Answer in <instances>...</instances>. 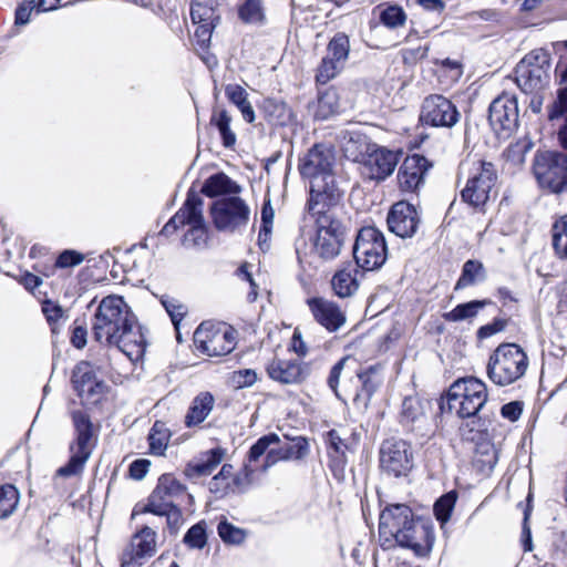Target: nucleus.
<instances>
[{
	"instance_id": "12",
	"label": "nucleus",
	"mask_w": 567,
	"mask_h": 567,
	"mask_svg": "<svg viewBox=\"0 0 567 567\" xmlns=\"http://www.w3.org/2000/svg\"><path fill=\"white\" fill-rule=\"evenodd\" d=\"M72 419L76 432V440L70 447L71 457L69 462L56 472L59 476L64 477L80 474L92 453L90 445L92 439V423L89 416L82 411H76L73 412Z\"/></svg>"
},
{
	"instance_id": "1",
	"label": "nucleus",
	"mask_w": 567,
	"mask_h": 567,
	"mask_svg": "<svg viewBox=\"0 0 567 567\" xmlns=\"http://www.w3.org/2000/svg\"><path fill=\"white\" fill-rule=\"evenodd\" d=\"M96 341L115 346L131 361H137L145 353V338L136 317L120 296H107L100 302L93 320Z\"/></svg>"
},
{
	"instance_id": "25",
	"label": "nucleus",
	"mask_w": 567,
	"mask_h": 567,
	"mask_svg": "<svg viewBox=\"0 0 567 567\" xmlns=\"http://www.w3.org/2000/svg\"><path fill=\"white\" fill-rule=\"evenodd\" d=\"M276 445L266 454L262 471H267L279 461L301 460L308 453V442L301 436Z\"/></svg>"
},
{
	"instance_id": "34",
	"label": "nucleus",
	"mask_w": 567,
	"mask_h": 567,
	"mask_svg": "<svg viewBox=\"0 0 567 567\" xmlns=\"http://www.w3.org/2000/svg\"><path fill=\"white\" fill-rule=\"evenodd\" d=\"M153 492L154 497H162L173 503L175 498L185 494L186 487L173 475L164 474L158 478V483Z\"/></svg>"
},
{
	"instance_id": "62",
	"label": "nucleus",
	"mask_w": 567,
	"mask_h": 567,
	"mask_svg": "<svg viewBox=\"0 0 567 567\" xmlns=\"http://www.w3.org/2000/svg\"><path fill=\"white\" fill-rule=\"evenodd\" d=\"M482 426L481 420L476 416L466 419L461 426V435L468 441H474L478 433L481 432L480 427Z\"/></svg>"
},
{
	"instance_id": "4",
	"label": "nucleus",
	"mask_w": 567,
	"mask_h": 567,
	"mask_svg": "<svg viewBox=\"0 0 567 567\" xmlns=\"http://www.w3.org/2000/svg\"><path fill=\"white\" fill-rule=\"evenodd\" d=\"M318 210L308 209L316 218V236L312 249L321 260L329 261L337 258L342 249L346 236V228L338 218L336 207L338 204L322 203Z\"/></svg>"
},
{
	"instance_id": "63",
	"label": "nucleus",
	"mask_w": 567,
	"mask_h": 567,
	"mask_svg": "<svg viewBox=\"0 0 567 567\" xmlns=\"http://www.w3.org/2000/svg\"><path fill=\"white\" fill-rule=\"evenodd\" d=\"M42 311L50 324L56 323L63 317V309L60 305L50 300L45 301L42 306Z\"/></svg>"
},
{
	"instance_id": "44",
	"label": "nucleus",
	"mask_w": 567,
	"mask_h": 567,
	"mask_svg": "<svg viewBox=\"0 0 567 567\" xmlns=\"http://www.w3.org/2000/svg\"><path fill=\"white\" fill-rule=\"evenodd\" d=\"M380 21L389 29H396L405 24L406 13L400 6L391 4L381 11Z\"/></svg>"
},
{
	"instance_id": "20",
	"label": "nucleus",
	"mask_w": 567,
	"mask_h": 567,
	"mask_svg": "<svg viewBox=\"0 0 567 567\" xmlns=\"http://www.w3.org/2000/svg\"><path fill=\"white\" fill-rule=\"evenodd\" d=\"M156 533L151 527H143L134 535L131 545L122 555L121 567H142L144 560L155 554Z\"/></svg>"
},
{
	"instance_id": "5",
	"label": "nucleus",
	"mask_w": 567,
	"mask_h": 567,
	"mask_svg": "<svg viewBox=\"0 0 567 567\" xmlns=\"http://www.w3.org/2000/svg\"><path fill=\"white\" fill-rule=\"evenodd\" d=\"M203 198L194 190H189L184 205L166 223L161 234L169 236L178 228L189 226L184 235L183 245L199 247L207 241V227L203 216Z\"/></svg>"
},
{
	"instance_id": "3",
	"label": "nucleus",
	"mask_w": 567,
	"mask_h": 567,
	"mask_svg": "<svg viewBox=\"0 0 567 567\" xmlns=\"http://www.w3.org/2000/svg\"><path fill=\"white\" fill-rule=\"evenodd\" d=\"M333 162L332 151L323 145H315L303 158L300 173L310 179L308 209L318 210L322 203H339L341 192L332 173Z\"/></svg>"
},
{
	"instance_id": "26",
	"label": "nucleus",
	"mask_w": 567,
	"mask_h": 567,
	"mask_svg": "<svg viewBox=\"0 0 567 567\" xmlns=\"http://www.w3.org/2000/svg\"><path fill=\"white\" fill-rule=\"evenodd\" d=\"M340 146L347 158L361 163L375 145L360 130H344L340 133Z\"/></svg>"
},
{
	"instance_id": "29",
	"label": "nucleus",
	"mask_w": 567,
	"mask_h": 567,
	"mask_svg": "<svg viewBox=\"0 0 567 567\" xmlns=\"http://www.w3.org/2000/svg\"><path fill=\"white\" fill-rule=\"evenodd\" d=\"M215 399L210 392H200L192 402L185 416L187 427L196 426L204 422L213 411Z\"/></svg>"
},
{
	"instance_id": "54",
	"label": "nucleus",
	"mask_w": 567,
	"mask_h": 567,
	"mask_svg": "<svg viewBox=\"0 0 567 567\" xmlns=\"http://www.w3.org/2000/svg\"><path fill=\"white\" fill-rule=\"evenodd\" d=\"M207 542L205 524L197 523L192 526L184 536V543L192 548L202 549Z\"/></svg>"
},
{
	"instance_id": "36",
	"label": "nucleus",
	"mask_w": 567,
	"mask_h": 567,
	"mask_svg": "<svg viewBox=\"0 0 567 567\" xmlns=\"http://www.w3.org/2000/svg\"><path fill=\"white\" fill-rule=\"evenodd\" d=\"M339 111V97L334 90H327L318 97L315 116L318 120H327Z\"/></svg>"
},
{
	"instance_id": "52",
	"label": "nucleus",
	"mask_w": 567,
	"mask_h": 567,
	"mask_svg": "<svg viewBox=\"0 0 567 567\" xmlns=\"http://www.w3.org/2000/svg\"><path fill=\"white\" fill-rule=\"evenodd\" d=\"M280 439L277 434L270 433L267 435L261 436L249 450V461L256 462L259 460L260 456H262L265 453H268V451L271 449L272 445L279 444Z\"/></svg>"
},
{
	"instance_id": "33",
	"label": "nucleus",
	"mask_w": 567,
	"mask_h": 567,
	"mask_svg": "<svg viewBox=\"0 0 567 567\" xmlns=\"http://www.w3.org/2000/svg\"><path fill=\"white\" fill-rule=\"evenodd\" d=\"M489 303V300H473L470 302L460 303L451 311L445 312L443 318L449 322L470 320L475 318L478 311Z\"/></svg>"
},
{
	"instance_id": "42",
	"label": "nucleus",
	"mask_w": 567,
	"mask_h": 567,
	"mask_svg": "<svg viewBox=\"0 0 567 567\" xmlns=\"http://www.w3.org/2000/svg\"><path fill=\"white\" fill-rule=\"evenodd\" d=\"M424 415L421 401L415 396H408L403 400L401 422L405 425L412 424Z\"/></svg>"
},
{
	"instance_id": "59",
	"label": "nucleus",
	"mask_w": 567,
	"mask_h": 567,
	"mask_svg": "<svg viewBox=\"0 0 567 567\" xmlns=\"http://www.w3.org/2000/svg\"><path fill=\"white\" fill-rule=\"evenodd\" d=\"M567 111V85L557 91V99L548 111L549 120L560 117Z\"/></svg>"
},
{
	"instance_id": "61",
	"label": "nucleus",
	"mask_w": 567,
	"mask_h": 567,
	"mask_svg": "<svg viewBox=\"0 0 567 567\" xmlns=\"http://www.w3.org/2000/svg\"><path fill=\"white\" fill-rule=\"evenodd\" d=\"M225 94L237 107L248 102V93L239 84H227L225 86Z\"/></svg>"
},
{
	"instance_id": "21",
	"label": "nucleus",
	"mask_w": 567,
	"mask_h": 567,
	"mask_svg": "<svg viewBox=\"0 0 567 567\" xmlns=\"http://www.w3.org/2000/svg\"><path fill=\"white\" fill-rule=\"evenodd\" d=\"M386 223L390 231L401 238H410L419 228L420 216L413 205L398 202L391 207Z\"/></svg>"
},
{
	"instance_id": "53",
	"label": "nucleus",
	"mask_w": 567,
	"mask_h": 567,
	"mask_svg": "<svg viewBox=\"0 0 567 567\" xmlns=\"http://www.w3.org/2000/svg\"><path fill=\"white\" fill-rule=\"evenodd\" d=\"M343 68L339 62L324 56L318 68L316 80L321 84L328 83L332 80Z\"/></svg>"
},
{
	"instance_id": "49",
	"label": "nucleus",
	"mask_w": 567,
	"mask_h": 567,
	"mask_svg": "<svg viewBox=\"0 0 567 567\" xmlns=\"http://www.w3.org/2000/svg\"><path fill=\"white\" fill-rule=\"evenodd\" d=\"M174 503L163 499L162 497H154V492L148 497V502L141 509L137 506L133 509L132 517L140 513H151L157 516H165Z\"/></svg>"
},
{
	"instance_id": "8",
	"label": "nucleus",
	"mask_w": 567,
	"mask_h": 567,
	"mask_svg": "<svg viewBox=\"0 0 567 567\" xmlns=\"http://www.w3.org/2000/svg\"><path fill=\"white\" fill-rule=\"evenodd\" d=\"M497 183V171L493 163L477 161L473 163L471 174L461 198L473 208L482 209L491 199Z\"/></svg>"
},
{
	"instance_id": "55",
	"label": "nucleus",
	"mask_w": 567,
	"mask_h": 567,
	"mask_svg": "<svg viewBox=\"0 0 567 567\" xmlns=\"http://www.w3.org/2000/svg\"><path fill=\"white\" fill-rule=\"evenodd\" d=\"M85 259V256L82 252H79L73 249H66L63 250L55 260L54 267L55 268H71L79 266L82 264Z\"/></svg>"
},
{
	"instance_id": "56",
	"label": "nucleus",
	"mask_w": 567,
	"mask_h": 567,
	"mask_svg": "<svg viewBox=\"0 0 567 567\" xmlns=\"http://www.w3.org/2000/svg\"><path fill=\"white\" fill-rule=\"evenodd\" d=\"M274 209L269 203L264 204L261 209V227L259 230V244L266 243L271 234L274 223Z\"/></svg>"
},
{
	"instance_id": "30",
	"label": "nucleus",
	"mask_w": 567,
	"mask_h": 567,
	"mask_svg": "<svg viewBox=\"0 0 567 567\" xmlns=\"http://www.w3.org/2000/svg\"><path fill=\"white\" fill-rule=\"evenodd\" d=\"M202 192L208 197L236 195L240 193V186L225 173H217L206 179Z\"/></svg>"
},
{
	"instance_id": "47",
	"label": "nucleus",
	"mask_w": 567,
	"mask_h": 567,
	"mask_svg": "<svg viewBox=\"0 0 567 567\" xmlns=\"http://www.w3.org/2000/svg\"><path fill=\"white\" fill-rule=\"evenodd\" d=\"M457 499V494L451 491L441 496L434 504V514L441 523H446L452 514Z\"/></svg>"
},
{
	"instance_id": "13",
	"label": "nucleus",
	"mask_w": 567,
	"mask_h": 567,
	"mask_svg": "<svg viewBox=\"0 0 567 567\" xmlns=\"http://www.w3.org/2000/svg\"><path fill=\"white\" fill-rule=\"evenodd\" d=\"M196 349L209 357H219L230 353L235 347L234 332L228 328H220L213 322L205 321L194 332Z\"/></svg>"
},
{
	"instance_id": "11",
	"label": "nucleus",
	"mask_w": 567,
	"mask_h": 567,
	"mask_svg": "<svg viewBox=\"0 0 567 567\" xmlns=\"http://www.w3.org/2000/svg\"><path fill=\"white\" fill-rule=\"evenodd\" d=\"M549 54L539 49L527 53L516 65V83L526 93L545 89L549 83Z\"/></svg>"
},
{
	"instance_id": "10",
	"label": "nucleus",
	"mask_w": 567,
	"mask_h": 567,
	"mask_svg": "<svg viewBox=\"0 0 567 567\" xmlns=\"http://www.w3.org/2000/svg\"><path fill=\"white\" fill-rule=\"evenodd\" d=\"M355 266L364 270H375L383 266L388 257L384 235L374 226L362 227L353 245Z\"/></svg>"
},
{
	"instance_id": "17",
	"label": "nucleus",
	"mask_w": 567,
	"mask_h": 567,
	"mask_svg": "<svg viewBox=\"0 0 567 567\" xmlns=\"http://www.w3.org/2000/svg\"><path fill=\"white\" fill-rule=\"evenodd\" d=\"M380 466L394 477L406 475L413 467L410 445L403 440H386L380 449Z\"/></svg>"
},
{
	"instance_id": "40",
	"label": "nucleus",
	"mask_w": 567,
	"mask_h": 567,
	"mask_svg": "<svg viewBox=\"0 0 567 567\" xmlns=\"http://www.w3.org/2000/svg\"><path fill=\"white\" fill-rule=\"evenodd\" d=\"M350 50L349 38L344 33L336 34L329 42L327 58L334 60L343 65L348 59Z\"/></svg>"
},
{
	"instance_id": "28",
	"label": "nucleus",
	"mask_w": 567,
	"mask_h": 567,
	"mask_svg": "<svg viewBox=\"0 0 567 567\" xmlns=\"http://www.w3.org/2000/svg\"><path fill=\"white\" fill-rule=\"evenodd\" d=\"M243 478L234 474L230 464H224L218 474L209 482V491L217 497H224L230 493L241 491Z\"/></svg>"
},
{
	"instance_id": "22",
	"label": "nucleus",
	"mask_w": 567,
	"mask_h": 567,
	"mask_svg": "<svg viewBox=\"0 0 567 567\" xmlns=\"http://www.w3.org/2000/svg\"><path fill=\"white\" fill-rule=\"evenodd\" d=\"M307 305L315 321L329 332L338 331L346 323V313L331 300L315 297L308 299Z\"/></svg>"
},
{
	"instance_id": "60",
	"label": "nucleus",
	"mask_w": 567,
	"mask_h": 567,
	"mask_svg": "<svg viewBox=\"0 0 567 567\" xmlns=\"http://www.w3.org/2000/svg\"><path fill=\"white\" fill-rule=\"evenodd\" d=\"M231 381L233 384L239 389L250 386L257 381V373L251 369L235 371Z\"/></svg>"
},
{
	"instance_id": "16",
	"label": "nucleus",
	"mask_w": 567,
	"mask_h": 567,
	"mask_svg": "<svg viewBox=\"0 0 567 567\" xmlns=\"http://www.w3.org/2000/svg\"><path fill=\"white\" fill-rule=\"evenodd\" d=\"M456 106L441 94L426 96L421 106L420 120L433 127H452L460 121Z\"/></svg>"
},
{
	"instance_id": "35",
	"label": "nucleus",
	"mask_w": 567,
	"mask_h": 567,
	"mask_svg": "<svg viewBox=\"0 0 567 567\" xmlns=\"http://www.w3.org/2000/svg\"><path fill=\"white\" fill-rule=\"evenodd\" d=\"M210 123L217 127L225 147L229 148L236 144V134L230 128L231 116L226 110L214 111Z\"/></svg>"
},
{
	"instance_id": "27",
	"label": "nucleus",
	"mask_w": 567,
	"mask_h": 567,
	"mask_svg": "<svg viewBox=\"0 0 567 567\" xmlns=\"http://www.w3.org/2000/svg\"><path fill=\"white\" fill-rule=\"evenodd\" d=\"M360 275L361 271L359 267L351 264L338 270L331 279V286L334 293L339 298H348L353 296L359 289Z\"/></svg>"
},
{
	"instance_id": "18",
	"label": "nucleus",
	"mask_w": 567,
	"mask_h": 567,
	"mask_svg": "<svg viewBox=\"0 0 567 567\" xmlns=\"http://www.w3.org/2000/svg\"><path fill=\"white\" fill-rule=\"evenodd\" d=\"M71 383L81 400L87 404L99 402L107 389L104 381L97 379L93 365L87 361H81L74 367Z\"/></svg>"
},
{
	"instance_id": "9",
	"label": "nucleus",
	"mask_w": 567,
	"mask_h": 567,
	"mask_svg": "<svg viewBox=\"0 0 567 567\" xmlns=\"http://www.w3.org/2000/svg\"><path fill=\"white\" fill-rule=\"evenodd\" d=\"M533 172L540 187L556 194L567 192L566 154L557 151L537 152Z\"/></svg>"
},
{
	"instance_id": "23",
	"label": "nucleus",
	"mask_w": 567,
	"mask_h": 567,
	"mask_svg": "<svg viewBox=\"0 0 567 567\" xmlns=\"http://www.w3.org/2000/svg\"><path fill=\"white\" fill-rule=\"evenodd\" d=\"M429 161L419 154L408 156L399 168L398 181L401 190L415 192L424 183L430 168Z\"/></svg>"
},
{
	"instance_id": "37",
	"label": "nucleus",
	"mask_w": 567,
	"mask_h": 567,
	"mask_svg": "<svg viewBox=\"0 0 567 567\" xmlns=\"http://www.w3.org/2000/svg\"><path fill=\"white\" fill-rule=\"evenodd\" d=\"M238 17L245 23H262L265 20L262 0H245L238 8Z\"/></svg>"
},
{
	"instance_id": "24",
	"label": "nucleus",
	"mask_w": 567,
	"mask_h": 567,
	"mask_svg": "<svg viewBox=\"0 0 567 567\" xmlns=\"http://www.w3.org/2000/svg\"><path fill=\"white\" fill-rule=\"evenodd\" d=\"M267 373L270 379L282 384H298L309 375V367L297 360L276 358L268 364Z\"/></svg>"
},
{
	"instance_id": "43",
	"label": "nucleus",
	"mask_w": 567,
	"mask_h": 567,
	"mask_svg": "<svg viewBox=\"0 0 567 567\" xmlns=\"http://www.w3.org/2000/svg\"><path fill=\"white\" fill-rule=\"evenodd\" d=\"M150 451L154 455H164L168 441L169 434L162 424H155L148 435Z\"/></svg>"
},
{
	"instance_id": "51",
	"label": "nucleus",
	"mask_w": 567,
	"mask_h": 567,
	"mask_svg": "<svg viewBox=\"0 0 567 567\" xmlns=\"http://www.w3.org/2000/svg\"><path fill=\"white\" fill-rule=\"evenodd\" d=\"M358 378L361 381V392L357 393L354 400L357 401L360 400L361 396H364V400L369 401L379 386L380 381L377 380L375 372L372 368L364 372H360Z\"/></svg>"
},
{
	"instance_id": "45",
	"label": "nucleus",
	"mask_w": 567,
	"mask_h": 567,
	"mask_svg": "<svg viewBox=\"0 0 567 567\" xmlns=\"http://www.w3.org/2000/svg\"><path fill=\"white\" fill-rule=\"evenodd\" d=\"M218 18L216 16H214V18H210L209 20L192 19L193 23L197 24V27L194 31V38H195L196 44L200 49L208 48V44H209L210 38H212V31L215 28V21Z\"/></svg>"
},
{
	"instance_id": "46",
	"label": "nucleus",
	"mask_w": 567,
	"mask_h": 567,
	"mask_svg": "<svg viewBox=\"0 0 567 567\" xmlns=\"http://www.w3.org/2000/svg\"><path fill=\"white\" fill-rule=\"evenodd\" d=\"M220 0H193L190 7V18L197 20H209L216 16V8Z\"/></svg>"
},
{
	"instance_id": "31",
	"label": "nucleus",
	"mask_w": 567,
	"mask_h": 567,
	"mask_svg": "<svg viewBox=\"0 0 567 567\" xmlns=\"http://www.w3.org/2000/svg\"><path fill=\"white\" fill-rule=\"evenodd\" d=\"M261 110L266 118L277 125H286L291 121L292 113L280 99L267 97L262 101Z\"/></svg>"
},
{
	"instance_id": "41",
	"label": "nucleus",
	"mask_w": 567,
	"mask_h": 567,
	"mask_svg": "<svg viewBox=\"0 0 567 567\" xmlns=\"http://www.w3.org/2000/svg\"><path fill=\"white\" fill-rule=\"evenodd\" d=\"M19 502L18 489L10 484L0 487V519L7 518L16 509Z\"/></svg>"
},
{
	"instance_id": "64",
	"label": "nucleus",
	"mask_w": 567,
	"mask_h": 567,
	"mask_svg": "<svg viewBox=\"0 0 567 567\" xmlns=\"http://www.w3.org/2000/svg\"><path fill=\"white\" fill-rule=\"evenodd\" d=\"M151 466V462L146 458H138L130 465V476L134 480H143L147 474Z\"/></svg>"
},
{
	"instance_id": "50",
	"label": "nucleus",
	"mask_w": 567,
	"mask_h": 567,
	"mask_svg": "<svg viewBox=\"0 0 567 567\" xmlns=\"http://www.w3.org/2000/svg\"><path fill=\"white\" fill-rule=\"evenodd\" d=\"M533 142L528 137L512 143L505 151L508 161L518 165L525 162L526 154L532 150Z\"/></svg>"
},
{
	"instance_id": "48",
	"label": "nucleus",
	"mask_w": 567,
	"mask_h": 567,
	"mask_svg": "<svg viewBox=\"0 0 567 567\" xmlns=\"http://www.w3.org/2000/svg\"><path fill=\"white\" fill-rule=\"evenodd\" d=\"M218 535L224 543L231 545H239L246 538V532L239 527L234 526L226 519L219 522L217 526Z\"/></svg>"
},
{
	"instance_id": "6",
	"label": "nucleus",
	"mask_w": 567,
	"mask_h": 567,
	"mask_svg": "<svg viewBox=\"0 0 567 567\" xmlns=\"http://www.w3.org/2000/svg\"><path fill=\"white\" fill-rule=\"evenodd\" d=\"M526 352L516 343H502L489 355L486 373L498 386H507L522 379L528 368Z\"/></svg>"
},
{
	"instance_id": "57",
	"label": "nucleus",
	"mask_w": 567,
	"mask_h": 567,
	"mask_svg": "<svg viewBox=\"0 0 567 567\" xmlns=\"http://www.w3.org/2000/svg\"><path fill=\"white\" fill-rule=\"evenodd\" d=\"M165 310L169 315L173 324L178 329V324L187 313V307L175 299H165L162 301Z\"/></svg>"
},
{
	"instance_id": "19",
	"label": "nucleus",
	"mask_w": 567,
	"mask_h": 567,
	"mask_svg": "<svg viewBox=\"0 0 567 567\" xmlns=\"http://www.w3.org/2000/svg\"><path fill=\"white\" fill-rule=\"evenodd\" d=\"M398 162L396 153L375 144L361 162V173L369 179L383 181L394 172Z\"/></svg>"
},
{
	"instance_id": "58",
	"label": "nucleus",
	"mask_w": 567,
	"mask_h": 567,
	"mask_svg": "<svg viewBox=\"0 0 567 567\" xmlns=\"http://www.w3.org/2000/svg\"><path fill=\"white\" fill-rule=\"evenodd\" d=\"M37 7L33 0H23L16 9L14 25L22 27L30 22L32 11Z\"/></svg>"
},
{
	"instance_id": "39",
	"label": "nucleus",
	"mask_w": 567,
	"mask_h": 567,
	"mask_svg": "<svg viewBox=\"0 0 567 567\" xmlns=\"http://www.w3.org/2000/svg\"><path fill=\"white\" fill-rule=\"evenodd\" d=\"M553 247L558 258L567 260V216L553 226Z\"/></svg>"
},
{
	"instance_id": "14",
	"label": "nucleus",
	"mask_w": 567,
	"mask_h": 567,
	"mask_svg": "<svg viewBox=\"0 0 567 567\" xmlns=\"http://www.w3.org/2000/svg\"><path fill=\"white\" fill-rule=\"evenodd\" d=\"M210 210L216 228L224 231L246 226L250 215L249 207L237 196L216 200Z\"/></svg>"
},
{
	"instance_id": "32",
	"label": "nucleus",
	"mask_w": 567,
	"mask_h": 567,
	"mask_svg": "<svg viewBox=\"0 0 567 567\" xmlns=\"http://www.w3.org/2000/svg\"><path fill=\"white\" fill-rule=\"evenodd\" d=\"M486 278V272L483 264L478 260L470 259L462 268V274L455 285V289H464L482 282Z\"/></svg>"
},
{
	"instance_id": "2",
	"label": "nucleus",
	"mask_w": 567,
	"mask_h": 567,
	"mask_svg": "<svg viewBox=\"0 0 567 567\" xmlns=\"http://www.w3.org/2000/svg\"><path fill=\"white\" fill-rule=\"evenodd\" d=\"M379 534L384 543L394 540L419 558H425L431 554L435 540L433 525L414 516L411 508L404 504L390 505L382 511Z\"/></svg>"
},
{
	"instance_id": "15",
	"label": "nucleus",
	"mask_w": 567,
	"mask_h": 567,
	"mask_svg": "<svg viewBox=\"0 0 567 567\" xmlns=\"http://www.w3.org/2000/svg\"><path fill=\"white\" fill-rule=\"evenodd\" d=\"M517 97L511 93H504L496 97L489 105L488 121L498 137H508L518 125Z\"/></svg>"
},
{
	"instance_id": "38",
	"label": "nucleus",
	"mask_w": 567,
	"mask_h": 567,
	"mask_svg": "<svg viewBox=\"0 0 567 567\" xmlns=\"http://www.w3.org/2000/svg\"><path fill=\"white\" fill-rule=\"evenodd\" d=\"M224 454V451L219 447L206 452L203 457L193 465L194 472L199 476L212 474V472L221 463Z\"/></svg>"
},
{
	"instance_id": "7",
	"label": "nucleus",
	"mask_w": 567,
	"mask_h": 567,
	"mask_svg": "<svg viewBox=\"0 0 567 567\" xmlns=\"http://www.w3.org/2000/svg\"><path fill=\"white\" fill-rule=\"evenodd\" d=\"M486 384L476 378L456 380L447 391V405L462 419L477 415L487 401Z\"/></svg>"
}]
</instances>
